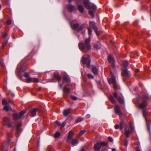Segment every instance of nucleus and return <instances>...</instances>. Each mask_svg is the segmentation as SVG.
<instances>
[{
    "instance_id": "obj_1",
    "label": "nucleus",
    "mask_w": 151,
    "mask_h": 151,
    "mask_svg": "<svg viewBox=\"0 0 151 151\" xmlns=\"http://www.w3.org/2000/svg\"><path fill=\"white\" fill-rule=\"evenodd\" d=\"M91 40L90 38H87L85 41V44L82 42L78 43V46L80 50L84 52H86L87 51L91 49V47L90 44Z\"/></svg>"
},
{
    "instance_id": "obj_2",
    "label": "nucleus",
    "mask_w": 151,
    "mask_h": 151,
    "mask_svg": "<svg viewBox=\"0 0 151 151\" xmlns=\"http://www.w3.org/2000/svg\"><path fill=\"white\" fill-rule=\"evenodd\" d=\"M149 99V96L148 95H144L143 96L142 99L143 102L139 104V108L143 109L142 110V113L143 116L146 118L147 114L148 113V111L146 109H145L147 106V105L146 103L144 102L146 101Z\"/></svg>"
},
{
    "instance_id": "obj_3",
    "label": "nucleus",
    "mask_w": 151,
    "mask_h": 151,
    "mask_svg": "<svg viewBox=\"0 0 151 151\" xmlns=\"http://www.w3.org/2000/svg\"><path fill=\"white\" fill-rule=\"evenodd\" d=\"M91 61L89 59V56L88 55H85L82 56L81 62L83 65L86 64L88 67L91 69L93 73L94 72V67L91 66L90 63Z\"/></svg>"
},
{
    "instance_id": "obj_4",
    "label": "nucleus",
    "mask_w": 151,
    "mask_h": 151,
    "mask_svg": "<svg viewBox=\"0 0 151 151\" xmlns=\"http://www.w3.org/2000/svg\"><path fill=\"white\" fill-rule=\"evenodd\" d=\"M83 4L85 6L87 9H89L88 12L89 14L93 17L94 15L93 13L94 12V7L93 6H91L88 0H84Z\"/></svg>"
},
{
    "instance_id": "obj_5",
    "label": "nucleus",
    "mask_w": 151,
    "mask_h": 151,
    "mask_svg": "<svg viewBox=\"0 0 151 151\" xmlns=\"http://www.w3.org/2000/svg\"><path fill=\"white\" fill-rule=\"evenodd\" d=\"M110 76H111V78L109 79V82L110 84L113 85L114 89L116 90L117 89L118 85L116 83L115 77L111 72H110Z\"/></svg>"
},
{
    "instance_id": "obj_6",
    "label": "nucleus",
    "mask_w": 151,
    "mask_h": 151,
    "mask_svg": "<svg viewBox=\"0 0 151 151\" xmlns=\"http://www.w3.org/2000/svg\"><path fill=\"white\" fill-rule=\"evenodd\" d=\"M24 76L25 78V82L27 83L33 82L37 83L39 82V80L38 78H31L29 76V74L26 73L24 75Z\"/></svg>"
},
{
    "instance_id": "obj_7",
    "label": "nucleus",
    "mask_w": 151,
    "mask_h": 151,
    "mask_svg": "<svg viewBox=\"0 0 151 151\" xmlns=\"http://www.w3.org/2000/svg\"><path fill=\"white\" fill-rule=\"evenodd\" d=\"M134 129V127L132 124H130L129 126H126L125 127L124 135L127 137H129L132 131Z\"/></svg>"
},
{
    "instance_id": "obj_8",
    "label": "nucleus",
    "mask_w": 151,
    "mask_h": 151,
    "mask_svg": "<svg viewBox=\"0 0 151 151\" xmlns=\"http://www.w3.org/2000/svg\"><path fill=\"white\" fill-rule=\"evenodd\" d=\"M26 112V110H23L21 111L19 114L15 113L13 115V118L14 120H16L18 119H21L24 117V115Z\"/></svg>"
},
{
    "instance_id": "obj_9",
    "label": "nucleus",
    "mask_w": 151,
    "mask_h": 151,
    "mask_svg": "<svg viewBox=\"0 0 151 151\" xmlns=\"http://www.w3.org/2000/svg\"><path fill=\"white\" fill-rule=\"evenodd\" d=\"M105 144L103 142H98L95 145V151H100L102 146H104Z\"/></svg>"
},
{
    "instance_id": "obj_10",
    "label": "nucleus",
    "mask_w": 151,
    "mask_h": 151,
    "mask_svg": "<svg viewBox=\"0 0 151 151\" xmlns=\"http://www.w3.org/2000/svg\"><path fill=\"white\" fill-rule=\"evenodd\" d=\"M10 122V119L8 117H5L3 119V124L4 126H7L9 127H11V124Z\"/></svg>"
},
{
    "instance_id": "obj_11",
    "label": "nucleus",
    "mask_w": 151,
    "mask_h": 151,
    "mask_svg": "<svg viewBox=\"0 0 151 151\" xmlns=\"http://www.w3.org/2000/svg\"><path fill=\"white\" fill-rule=\"evenodd\" d=\"M109 62L111 64L113 68H115V65L114 64V57L111 55H109L108 59Z\"/></svg>"
},
{
    "instance_id": "obj_12",
    "label": "nucleus",
    "mask_w": 151,
    "mask_h": 151,
    "mask_svg": "<svg viewBox=\"0 0 151 151\" xmlns=\"http://www.w3.org/2000/svg\"><path fill=\"white\" fill-rule=\"evenodd\" d=\"M115 113L118 115H120L122 114V113L120 111V109L119 106L117 105L114 107Z\"/></svg>"
},
{
    "instance_id": "obj_13",
    "label": "nucleus",
    "mask_w": 151,
    "mask_h": 151,
    "mask_svg": "<svg viewBox=\"0 0 151 151\" xmlns=\"http://www.w3.org/2000/svg\"><path fill=\"white\" fill-rule=\"evenodd\" d=\"M67 8L69 11L71 12L76 10V8L75 6L72 5L70 4L68 5L67 6Z\"/></svg>"
},
{
    "instance_id": "obj_14",
    "label": "nucleus",
    "mask_w": 151,
    "mask_h": 151,
    "mask_svg": "<svg viewBox=\"0 0 151 151\" xmlns=\"http://www.w3.org/2000/svg\"><path fill=\"white\" fill-rule=\"evenodd\" d=\"M73 135L74 133L72 131H70L69 132L67 139V141L68 142H70V140L72 138Z\"/></svg>"
},
{
    "instance_id": "obj_15",
    "label": "nucleus",
    "mask_w": 151,
    "mask_h": 151,
    "mask_svg": "<svg viewBox=\"0 0 151 151\" xmlns=\"http://www.w3.org/2000/svg\"><path fill=\"white\" fill-rule=\"evenodd\" d=\"M38 111L37 108H34L31 109L30 111V113L31 116H34L36 114V111Z\"/></svg>"
},
{
    "instance_id": "obj_16",
    "label": "nucleus",
    "mask_w": 151,
    "mask_h": 151,
    "mask_svg": "<svg viewBox=\"0 0 151 151\" xmlns=\"http://www.w3.org/2000/svg\"><path fill=\"white\" fill-rule=\"evenodd\" d=\"M122 74L123 76L126 77L128 76V73L127 69L126 68L122 69Z\"/></svg>"
},
{
    "instance_id": "obj_17",
    "label": "nucleus",
    "mask_w": 151,
    "mask_h": 151,
    "mask_svg": "<svg viewBox=\"0 0 151 151\" xmlns=\"http://www.w3.org/2000/svg\"><path fill=\"white\" fill-rule=\"evenodd\" d=\"M21 124H18L17 125V132L18 133H20L22 132V130L21 128Z\"/></svg>"
},
{
    "instance_id": "obj_18",
    "label": "nucleus",
    "mask_w": 151,
    "mask_h": 151,
    "mask_svg": "<svg viewBox=\"0 0 151 151\" xmlns=\"http://www.w3.org/2000/svg\"><path fill=\"white\" fill-rule=\"evenodd\" d=\"M71 110L70 109H65L63 112V115L65 116H67L70 113Z\"/></svg>"
},
{
    "instance_id": "obj_19",
    "label": "nucleus",
    "mask_w": 151,
    "mask_h": 151,
    "mask_svg": "<svg viewBox=\"0 0 151 151\" xmlns=\"http://www.w3.org/2000/svg\"><path fill=\"white\" fill-rule=\"evenodd\" d=\"M115 128L116 129H118L120 128V129L122 130L123 128V125L122 123L121 122H120L119 124H116L115 126Z\"/></svg>"
},
{
    "instance_id": "obj_20",
    "label": "nucleus",
    "mask_w": 151,
    "mask_h": 151,
    "mask_svg": "<svg viewBox=\"0 0 151 151\" xmlns=\"http://www.w3.org/2000/svg\"><path fill=\"white\" fill-rule=\"evenodd\" d=\"M146 122L147 123V129L149 132L150 133H151V129H150V125L151 123H148V122L147 121L146 119Z\"/></svg>"
},
{
    "instance_id": "obj_21",
    "label": "nucleus",
    "mask_w": 151,
    "mask_h": 151,
    "mask_svg": "<svg viewBox=\"0 0 151 151\" xmlns=\"http://www.w3.org/2000/svg\"><path fill=\"white\" fill-rule=\"evenodd\" d=\"M4 110L6 111H8L9 110H12V109L9 106H4Z\"/></svg>"
},
{
    "instance_id": "obj_22",
    "label": "nucleus",
    "mask_w": 151,
    "mask_h": 151,
    "mask_svg": "<svg viewBox=\"0 0 151 151\" xmlns=\"http://www.w3.org/2000/svg\"><path fill=\"white\" fill-rule=\"evenodd\" d=\"M53 79H55L58 81H60L61 79V77L59 75H55L53 78Z\"/></svg>"
},
{
    "instance_id": "obj_23",
    "label": "nucleus",
    "mask_w": 151,
    "mask_h": 151,
    "mask_svg": "<svg viewBox=\"0 0 151 151\" xmlns=\"http://www.w3.org/2000/svg\"><path fill=\"white\" fill-rule=\"evenodd\" d=\"M122 64L124 67H126L128 66L129 63L127 61L125 60L122 62Z\"/></svg>"
},
{
    "instance_id": "obj_24",
    "label": "nucleus",
    "mask_w": 151,
    "mask_h": 151,
    "mask_svg": "<svg viewBox=\"0 0 151 151\" xmlns=\"http://www.w3.org/2000/svg\"><path fill=\"white\" fill-rule=\"evenodd\" d=\"M109 100L113 104H114L115 103V101L114 98L113 96L111 95L109 97Z\"/></svg>"
},
{
    "instance_id": "obj_25",
    "label": "nucleus",
    "mask_w": 151,
    "mask_h": 151,
    "mask_svg": "<svg viewBox=\"0 0 151 151\" xmlns=\"http://www.w3.org/2000/svg\"><path fill=\"white\" fill-rule=\"evenodd\" d=\"M78 9L79 11L81 12H83L84 10L83 7L81 5H79L78 6Z\"/></svg>"
},
{
    "instance_id": "obj_26",
    "label": "nucleus",
    "mask_w": 151,
    "mask_h": 151,
    "mask_svg": "<svg viewBox=\"0 0 151 151\" xmlns=\"http://www.w3.org/2000/svg\"><path fill=\"white\" fill-rule=\"evenodd\" d=\"M117 99L119 103L121 104H124V100L122 99L120 97H118Z\"/></svg>"
},
{
    "instance_id": "obj_27",
    "label": "nucleus",
    "mask_w": 151,
    "mask_h": 151,
    "mask_svg": "<svg viewBox=\"0 0 151 151\" xmlns=\"http://www.w3.org/2000/svg\"><path fill=\"white\" fill-rule=\"evenodd\" d=\"M70 25L73 29H75L78 27L79 24H75L73 26L71 24H70Z\"/></svg>"
},
{
    "instance_id": "obj_28",
    "label": "nucleus",
    "mask_w": 151,
    "mask_h": 151,
    "mask_svg": "<svg viewBox=\"0 0 151 151\" xmlns=\"http://www.w3.org/2000/svg\"><path fill=\"white\" fill-rule=\"evenodd\" d=\"M63 91L64 93H68L70 92V89L68 88H65L63 89Z\"/></svg>"
},
{
    "instance_id": "obj_29",
    "label": "nucleus",
    "mask_w": 151,
    "mask_h": 151,
    "mask_svg": "<svg viewBox=\"0 0 151 151\" xmlns=\"http://www.w3.org/2000/svg\"><path fill=\"white\" fill-rule=\"evenodd\" d=\"M90 26L93 29H94V24L93 22L90 21L89 23Z\"/></svg>"
},
{
    "instance_id": "obj_30",
    "label": "nucleus",
    "mask_w": 151,
    "mask_h": 151,
    "mask_svg": "<svg viewBox=\"0 0 151 151\" xmlns=\"http://www.w3.org/2000/svg\"><path fill=\"white\" fill-rule=\"evenodd\" d=\"M63 80L64 81H70V78L66 76H64L63 77Z\"/></svg>"
},
{
    "instance_id": "obj_31",
    "label": "nucleus",
    "mask_w": 151,
    "mask_h": 151,
    "mask_svg": "<svg viewBox=\"0 0 151 151\" xmlns=\"http://www.w3.org/2000/svg\"><path fill=\"white\" fill-rule=\"evenodd\" d=\"M60 135V134L58 132H56L54 135V137L55 138H57L59 137Z\"/></svg>"
},
{
    "instance_id": "obj_32",
    "label": "nucleus",
    "mask_w": 151,
    "mask_h": 151,
    "mask_svg": "<svg viewBox=\"0 0 151 151\" xmlns=\"http://www.w3.org/2000/svg\"><path fill=\"white\" fill-rule=\"evenodd\" d=\"M78 142V140L76 139L73 140L71 142V144L72 145H75Z\"/></svg>"
},
{
    "instance_id": "obj_33",
    "label": "nucleus",
    "mask_w": 151,
    "mask_h": 151,
    "mask_svg": "<svg viewBox=\"0 0 151 151\" xmlns=\"http://www.w3.org/2000/svg\"><path fill=\"white\" fill-rule=\"evenodd\" d=\"M101 47V45L99 42H98L96 46H95V48H96L97 49H100Z\"/></svg>"
},
{
    "instance_id": "obj_34",
    "label": "nucleus",
    "mask_w": 151,
    "mask_h": 151,
    "mask_svg": "<svg viewBox=\"0 0 151 151\" xmlns=\"http://www.w3.org/2000/svg\"><path fill=\"white\" fill-rule=\"evenodd\" d=\"M86 130H83L81 131L79 134H78V136H81L82 135H83V134L85 132Z\"/></svg>"
},
{
    "instance_id": "obj_35",
    "label": "nucleus",
    "mask_w": 151,
    "mask_h": 151,
    "mask_svg": "<svg viewBox=\"0 0 151 151\" xmlns=\"http://www.w3.org/2000/svg\"><path fill=\"white\" fill-rule=\"evenodd\" d=\"M88 77L90 79H93V76L90 74H87Z\"/></svg>"
},
{
    "instance_id": "obj_36",
    "label": "nucleus",
    "mask_w": 151,
    "mask_h": 151,
    "mask_svg": "<svg viewBox=\"0 0 151 151\" xmlns=\"http://www.w3.org/2000/svg\"><path fill=\"white\" fill-rule=\"evenodd\" d=\"M66 124V122L65 121L63 122V123L61 124L60 125L61 126V127H60V128L61 129L63 127H64L65 125Z\"/></svg>"
},
{
    "instance_id": "obj_37",
    "label": "nucleus",
    "mask_w": 151,
    "mask_h": 151,
    "mask_svg": "<svg viewBox=\"0 0 151 151\" xmlns=\"http://www.w3.org/2000/svg\"><path fill=\"white\" fill-rule=\"evenodd\" d=\"M84 25H81L79 28L78 29V31H80L84 27Z\"/></svg>"
},
{
    "instance_id": "obj_38",
    "label": "nucleus",
    "mask_w": 151,
    "mask_h": 151,
    "mask_svg": "<svg viewBox=\"0 0 151 151\" xmlns=\"http://www.w3.org/2000/svg\"><path fill=\"white\" fill-rule=\"evenodd\" d=\"M83 118H79L77 119L76 120V122H80L83 120Z\"/></svg>"
},
{
    "instance_id": "obj_39",
    "label": "nucleus",
    "mask_w": 151,
    "mask_h": 151,
    "mask_svg": "<svg viewBox=\"0 0 151 151\" xmlns=\"http://www.w3.org/2000/svg\"><path fill=\"white\" fill-rule=\"evenodd\" d=\"M70 98L73 100H76L77 99V98L75 96H70Z\"/></svg>"
},
{
    "instance_id": "obj_40",
    "label": "nucleus",
    "mask_w": 151,
    "mask_h": 151,
    "mask_svg": "<svg viewBox=\"0 0 151 151\" xmlns=\"http://www.w3.org/2000/svg\"><path fill=\"white\" fill-rule=\"evenodd\" d=\"M128 144V141L127 139H126L125 140L124 145L126 147H127V146Z\"/></svg>"
},
{
    "instance_id": "obj_41",
    "label": "nucleus",
    "mask_w": 151,
    "mask_h": 151,
    "mask_svg": "<svg viewBox=\"0 0 151 151\" xmlns=\"http://www.w3.org/2000/svg\"><path fill=\"white\" fill-rule=\"evenodd\" d=\"M2 102L4 105L7 104V102L5 99H4L2 100Z\"/></svg>"
},
{
    "instance_id": "obj_42",
    "label": "nucleus",
    "mask_w": 151,
    "mask_h": 151,
    "mask_svg": "<svg viewBox=\"0 0 151 151\" xmlns=\"http://www.w3.org/2000/svg\"><path fill=\"white\" fill-rule=\"evenodd\" d=\"M88 33L89 35H91V34L92 30L90 28H88Z\"/></svg>"
},
{
    "instance_id": "obj_43",
    "label": "nucleus",
    "mask_w": 151,
    "mask_h": 151,
    "mask_svg": "<svg viewBox=\"0 0 151 151\" xmlns=\"http://www.w3.org/2000/svg\"><path fill=\"white\" fill-rule=\"evenodd\" d=\"M12 23V21L11 19L7 20L6 21V24H10Z\"/></svg>"
},
{
    "instance_id": "obj_44",
    "label": "nucleus",
    "mask_w": 151,
    "mask_h": 151,
    "mask_svg": "<svg viewBox=\"0 0 151 151\" xmlns=\"http://www.w3.org/2000/svg\"><path fill=\"white\" fill-rule=\"evenodd\" d=\"M113 95L115 98L116 99H117L118 96H117V94L116 92H114L113 94Z\"/></svg>"
},
{
    "instance_id": "obj_45",
    "label": "nucleus",
    "mask_w": 151,
    "mask_h": 151,
    "mask_svg": "<svg viewBox=\"0 0 151 151\" xmlns=\"http://www.w3.org/2000/svg\"><path fill=\"white\" fill-rule=\"evenodd\" d=\"M95 32L96 33V35H97L98 37L99 36V34L98 33V31H97V29L96 28V27L95 26Z\"/></svg>"
},
{
    "instance_id": "obj_46",
    "label": "nucleus",
    "mask_w": 151,
    "mask_h": 151,
    "mask_svg": "<svg viewBox=\"0 0 151 151\" xmlns=\"http://www.w3.org/2000/svg\"><path fill=\"white\" fill-rule=\"evenodd\" d=\"M108 139L111 142H112L113 141V139L112 138L110 137H109Z\"/></svg>"
},
{
    "instance_id": "obj_47",
    "label": "nucleus",
    "mask_w": 151,
    "mask_h": 151,
    "mask_svg": "<svg viewBox=\"0 0 151 151\" xmlns=\"http://www.w3.org/2000/svg\"><path fill=\"white\" fill-rule=\"evenodd\" d=\"M8 34L6 33H5L3 35V37L4 38L6 37L7 35Z\"/></svg>"
},
{
    "instance_id": "obj_48",
    "label": "nucleus",
    "mask_w": 151,
    "mask_h": 151,
    "mask_svg": "<svg viewBox=\"0 0 151 151\" xmlns=\"http://www.w3.org/2000/svg\"><path fill=\"white\" fill-rule=\"evenodd\" d=\"M56 123L58 126H60L61 125L60 123L58 121H56Z\"/></svg>"
},
{
    "instance_id": "obj_49",
    "label": "nucleus",
    "mask_w": 151,
    "mask_h": 151,
    "mask_svg": "<svg viewBox=\"0 0 151 151\" xmlns=\"http://www.w3.org/2000/svg\"><path fill=\"white\" fill-rule=\"evenodd\" d=\"M95 75L97 74L98 73V70L97 69L95 68Z\"/></svg>"
},
{
    "instance_id": "obj_50",
    "label": "nucleus",
    "mask_w": 151,
    "mask_h": 151,
    "mask_svg": "<svg viewBox=\"0 0 151 151\" xmlns=\"http://www.w3.org/2000/svg\"><path fill=\"white\" fill-rule=\"evenodd\" d=\"M6 42H4V43H3L2 45L3 47H4L5 46V45H6Z\"/></svg>"
},
{
    "instance_id": "obj_51",
    "label": "nucleus",
    "mask_w": 151,
    "mask_h": 151,
    "mask_svg": "<svg viewBox=\"0 0 151 151\" xmlns=\"http://www.w3.org/2000/svg\"><path fill=\"white\" fill-rule=\"evenodd\" d=\"M0 64L1 66H4V63L2 61L0 63Z\"/></svg>"
},
{
    "instance_id": "obj_52",
    "label": "nucleus",
    "mask_w": 151,
    "mask_h": 151,
    "mask_svg": "<svg viewBox=\"0 0 151 151\" xmlns=\"http://www.w3.org/2000/svg\"><path fill=\"white\" fill-rule=\"evenodd\" d=\"M86 117L87 118H89L90 117V115L89 114H88L86 115Z\"/></svg>"
},
{
    "instance_id": "obj_53",
    "label": "nucleus",
    "mask_w": 151,
    "mask_h": 151,
    "mask_svg": "<svg viewBox=\"0 0 151 151\" xmlns=\"http://www.w3.org/2000/svg\"><path fill=\"white\" fill-rule=\"evenodd\" d=\"M59 85L60 86V87L61 88H62V86H63V84H60V83H59Z\"/></svg>"
},
{
    "instance_id": "obj_54",
    "label": "nucleus",
    "mask_w": 151,
    "mask_h": 151,
    "mask_svg": "<svg viewBox=\"0 0 151 151\" xmlns=\"http://www.w3.org/2000/svg\"><path fill=\"white\" fill-rule=\"evenodd\" d=\"M139 69H137L136 70V72H137H137H139Z\"/></svg>"
},
{
    "instance_id": "obj_55",
    "label": "nucleus",
    "mask_w": 151,
    "mask_h": 151,
    "mask_svg": "<svg viewBox=\"0 0 151 151\" xmlns=\"http://www.w3.org/2000/svg\"><path fill=\"white\" fill-rule=\"evenodd\" d=\"M112 151H116V150L115 148H113L112 150Z\"/></svg>"
},
{
    "instance_id": "obj_56",
    "label": "nucleus",
    "mask_w": 151,
    "mask_h": 151,
    "mask_svg": "<svg viewBox=\"0 0 151 151\" xmlns=\"http://www.w3.org/2000/svg\"><path fill=\"white\" fill-rule=\"evenodd\" d=\"M14 151H16V148H15L14 149Z\"/></svg>"
},
{
    "instance_id": "obj_57",
    "label": "nucleus",
    "mask_w": 151,
    "mask_h": 151,
    "mask_svg": "<svg viewBox=\"0 0 151 151\" xmlns=\"http://www.w3.org/2000/svg\"><path fill=\"white\" fill-rule=\"evenodd\" d=\"M98 83H99L100 84V83H101V82H100V81H98Z\"/></svg>"
},
{
    "instance_id": "obj_58",
    "label": "nucleus",
    "mask_w": 151,
    "mask_h": 151,
    "mask_svg": "<svg viewBox=\"0 0 151 151\" xmlns=\"http://www.w3.org/2000/svg\"><path fill=\"white\" fill-rule=\"evenodd\" d=\"M95 10H96V9L97 8L95 6Z\"/></svg>"
},
{
    "instance_id": "obj_59",
    "label": "nucleus",
    "mask_w": 151,
    "mask_h": 151,
    "mask_svg": "<svg viewBox=\"0 0 151 151\" xmlns=\"http://www.w3.org/2000/svg\"><path fill=\"white\" fill-rule=\"evenodd\" d=\"M1 4H0V9H1Z\"/></svg>"
},
{
    "instance_id": "obj_60",
    "label": "nucleus",
    "mask_w": 151,
    "mask_h": 151,
    "mask_svg": "<svg viewBox=\"0 0 151 151\" xmlns=\"http://www.w3.org/2000/svg\"><path fill=\"white\" fill-rule=\"evenodd\" d=\"M137 151H140V150H139L137 149Z\"/></svg>"
},
{
    "instance_id": "obj_61",
    "label": "nucleus",
    "mask_w": 151,
    "mask_h": 151,
    "mask_svg": "<svg viewBox=\"0 0 151 151\" xmlns=\"http://www.w3.org/2000/svg\"><path fill=\"white\" fill-rule=\"evenodd\" d=\"M96 15H97V14H96ZM97 16H98V18H99V17H98V15H97Z\"/></svg>"
},
{
    "instance_id": "obj_62",
    "label": "nucleus",
    "mask_w": 151,
    "mask_h": 151,
    "mask_svg": "<svg viewBox=\"0 0 151 151\" xmlns=\"http://www.w3.org/2000/svg\"><path fill=\"white\" fill-rule=\"evenodd\" d=\"M84 151V149H83V151Z\"/></svg>"
},
{
    "instance_id": "obj_63",
    "label": "nucleus",
    "mask_w": 151,
    "mask_h": 151,
    "mask_svg": "<svg viewBox=\"0 0 151 151\" xmlns=\"http://www.w3.org/2000/svg\"><path fill=\"white\" fill-rule=\"evenodd\" d=\"M150 151H151V150H150Z\"/></svg>"
}]
</instances>
